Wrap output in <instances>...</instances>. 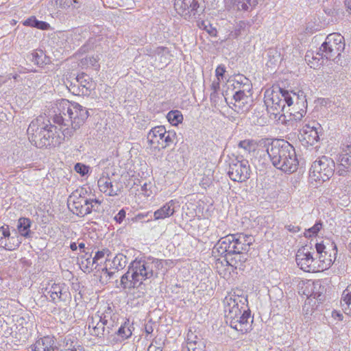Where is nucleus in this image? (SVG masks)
Listing matches in <instances>:
<instances>
[{
  "mask_svg": "<svg viewBox=\"0 0 351 351\" xmlns=\"http://www.w3.org/2000/svg\"><path fill=\"white\" fill-rule=\"evenodd\" d=\"M58 125L52 124L46 116H38L34 119L27 128L30 142L38 148L60 145L65 136H69Z\"/></svg>",
  "mask_w": 351,
  "mask_h": 351,
  "instance_id": "obj_1",
  "label": "nucleus"
},
{
  "mask_svg": "<svg viewBox=\"0 0 351 351\" xmlns=\"http://www.w3.org/2000/svg\"><path fill=\"white\" fill-rule=\"evenodd\" d=\"M52 110L53 123L69 136L72 130L78 129L88 118V109L65 99L56 101Z\"/></svg>",
  "mask_w": 351,
  "mask_h": 351,
  "instance_id": "obj_2",
  "label": "nucleus"
},
{
  "mask_svg": "<svg viewBox=\"0 0 351 351\" xmlns=\"http://www.w3.org/2000/svg\"><path fill=\"white\" fill-rule=\"evenodd\" d=\"M224 307L226 323L230 327L243 334L252 330L253 317L247 304V297L233 295L226 298Z\"/></svg>",
  "mask_w": 351,
  "mask_h": 351,
  "instance_id": "obj_3",
  "label": "nucleus"
},
{
  "mask_svg": "<svg viewBox=\"0 0 351 351\" xmlns=\"http://www.w3.org/2000/svg\"><path fill=\"white\" fill-rule=\"evenodd\" d=\"M266 152L276 169L289 174L298 169V160L295 149L288 141L275 139L268 144Z\"/></svg>",
  "mask_w": 351,
  "mask_h": 351,
  "instance_id": "obj_4",
  "label": "nucleus"
},
{
  "mask_svg": "<svg viewBox=\"0 0 351 351\" xmlns=\"http://www.w3.org/2000/svg\"><path fill=\"white\" fill-rule=\"evenodd\" d=\"M345 49L344 37L339 33H332L328 35L325 41L317 53V56L311 57L309 54L305 56V60L311 68H315L323 64L324 58L334 60L341 56Z\"/></svg>",
  "mask_w": 351,
  "mask_h": 351,
  "instance_id": "obj_5",
  "label": "nucleus"
},
{
  "mask_svg": "<svg viewBox=\"0 0 351 351\" xmlns=\"http://www.w3.org/2000/svg\"><path fill=\"white\" fill-rule=\"evenodd\" d=\"M165 261L151 256L136 258L129 265V270L133 272V277L141 286L144 281H152L158 278L164 267Z\"/></svg>",
  "mask_w": 351,
  "mask_h": 351,
  "instance_id": "obj_6",
  "label": "nucleus"
},
{
  "mask_svg": "<svg viewBox=\"0 0 351 351\" xmlns=\"http://www.w3.org/2000/svg\"><path fill=\"white\" fill-rule=\"evenodd\" d=\"M254 238L251 234L244 233L230 234L221 238L215 245L219 254L223 255L225 252H245L247 253L250 246L254 243Z\"/></svg>",
  "mask_w": 351,
  "mask_h": 351,
  "instance_id": "obj_7",
  "label": "nucleus"
},
{
  "mask_svg": "<svg viewBox=\"0 0 351 351\" xmlns=\"http://www.w3.org/2000/svg\"><path fill=\"white\" fill-rule=\"evenodd\" d=\"M174 8L186 21L199 19L204 12V0H175Z\"/></svg>",
  "mask_w": 351,
  "mask_h": 351,
  "instance_id": "obj_8",
  "label": "nucleus"
},
{
  "mask_svg": "<svg viewBox=\"0 0 351 351\" xmlns=\"http://www.w3.org/2000/svg\"><path fill=\"white\" fill-rule=\"evenodd\" d=\"M335 164L332 158L322 156L314 161L310 169V176L315 181L326 182L333 175Z\"/></svg>",
  "mask_w": 351,
  "mask_h": 351,
  "instance_id": "obj_9",
  "label": "nucleus"
},
{
  "mask_svg": "<svg viewBox=\"0 0 351 351\" xmlns=\"http://www.w3.org/2000/svg\"><path fill=\"white\" fill-rule=\"evenodd\" d=\"M176 134L173 131H166L165 126L153 128L147 134V142L151 146L165 148L173 143Z\"/></svg>",
  "mask_w": 351,
  "mask_h": 351,
  "instance_id": "obj_10",
  "label": "nucleus"
},
{
  "mask_svg": "<svg viewBox=\"0 0 351 351\" xmlns=\"http://www.w3.org/2000/svg\"><path fill=\"white\" fill-rule=\"evenodd\" d=\"M250 173L249 162L247 160L236 159L230 163L228 174L232 181L245 182L250 178Z\"/></svg>",
  "mask_w": 351,
  "mask_h": 351,
  "instance_id": "obj_11",
  "label": "nucleus"
},
{
  "mask_svg": "<svg viewBox=\"0 0 351 351\" xmlns=\"http://www.w3.org/2000/svg\"><path fill=\"white\" fill-rule=\"evenodd\" d=\"M285 93H287V90L281 88H278V90L271 91V97L267 98L265 101L269 113L276 117L284 110L285 105L287 104Z\"/></svg>",
  "mask_w": 351,
  "mask_h": 351,
  "instance_id": "obj_12",
  "label": "nucleus"
},
{
  "mask_svg": "<svg viewBox=\"0 0 351 351\" xmlns=\"http://www.w3.org/2000/svg\"><path fill=\"white\" fill-rule=\"evenodd\" d=\"M297 265L301 269L306 272H313L316 270L315 258L313 257L311 252L305 247L300 248L295 256Z\"/></svg>",
  "mask_w": 351,
  "mask_h": 351,
  "instance_id": "obj_13",
  "label": "nucleus"
},
{
  "mask_svg": "<svg viewBox=\"0 0 351 351\" xmlns=\"http://www.w3.org/2000/svg\"><path fill=\"white\" fill-rule=\"evenodd\" d=\"M304 139L307 143L313 145L319 141V133L322 128L319 123L316 121H312L305 124L303 127Z\"/></svg>",
  "mask_w": 351,
  "mask_h": 351,
  "instance_id": "obj_14",
  "label": "nucleus"
},
{
  "mask_svg": "<svg viewBox=\"0 0 351 351\" xmlns=\"http://www.w3.org/2000/svg\"><path fill=\"white\" fill-rule=\"evenodd\" d=\"M226 261L228 265L234 267L235 269L243 271L245 268V262L247 260V253L245 252H225Z\"/></svg>",
  "mask_w": 351,
  "mask_h": 351,
  "instance_id": "obj_15",
  "label": "nucleus"
},
{
  "mask_svg": "<svg viewBox=\"0 0 351 351\" xmlns=\"http://www.w3.org/2000/svg\"><path fill=\"white\" fill-rule=\"evenodd\" d=\"M97 184L99 190L110 196L117 195V192L119 190L117 179L112 180V178L101 176L99 179Z\"/></svg>",
  "mask_w": 351,
  "mask_h": 351,
  "instance_id": "obj_16",
  "label": "nucleus"
},
{
  "mask_svg": "<svg viewBox=\"0 0 351 351\" xmlns=\"http://www.w3.org/2000/svg\"><path fill=\"white\" fill-rule=\"evenodd\" d=\"M32 351H58L56 339L53 336H45L38 339L32 346Z\"/></svg>",
  "mask_w": 351,
  "mask_h": 351,
  "instance_id": "obj_17",
  "label": "nucleus"
},
{
  "mask_svg": "<svg viewBox=\"0 0 351 351\" xmlns=\"http://www.w3.org/2000/svg\"><path fill=\"white\" fill-rule=\"evenodd\" d=\"M285 94L286 95L285 98H287L289 107L294 105L298 106V108H307L306 95L302 90L294 92L287 90V93H285Z\"/></svg>",
  "mask_w": 351,
  "mask_h": 351,
  "instance_id": "obj_18",
  "label": "nucleus"
},
{
  "mask_svg": "<svg viewBox=\"0 0 351 351\" xmlns=\"http://www.w3.org/2000/svg\"><path fill=\"white\" fill-rule=\"evenodd\" d=\"M91 272H93V275H91V282L92 285H96L99 282L101 284L107 282V277H112L114 274V271H108V265L105 267H97V269L91 268Z\"/></svg>",
  "mask_w": 351,
  "mask_h": 351,
  "instance_id": "obj_19",
  "label": "nucleus"
},
{
  "mask_svg": "<svg viewBox=\"0 0 351 351\" xmlns=\"http://www.w3.org/2000/svg\"><path fill=\"white\" fill-rule=\"evenodd\" d=\"M186 348L188 351H204L205 343L202 339L194 335L193 332L188 333Z\"/></svg>",
  "mask_w": 351,
  "mask_h": 351,
  "instance_id": "obj_20",
  "label": "nucleus"
},
{
  "mask_svg": "<svg viewBox=\"0 0 351 351\" xmlns=\"http://www.w3.org/2000/svg\"><path fill=\"white\" fill-rule=\"evenodd\" d=\"M174 202L173 200L166 203L160 208L156 210L154 213V217L156 220L163 219L169 217L173 215L175 213L174 210Z\"/></svg>",
  "mask_w": 351,
  "mask_h": 351,
  "instance_id": "obj_21",
  "label": "nucleus"
},
{
  "mask_svg": "<svg viewBox=\"0 0 351 351\" xmlns=\"http://www.w3.org/2000/svg\"><path fill=\"white\" fill-rule=\"evenodd\" d=\"M331 246L334 252L333 256H332L331 254L327 255L322 254L318 256L319 261L322 264L321 265H319V267H321L322 270L329 268L335 261L337 253V247L335 242L331 243Z\"/></svg>",
  "mask_w": 351,
  "mask_h": 351,
  "instance_id": "obj_22",
  "label": "nucleus"
},
{
  "mask_svg": "<svg viewBox=\"0 0 351 351\" xmlns=\"http://www.w3.org/2000/svg\"><path fill=\"white\" fill-rule=\"evenodd\" d=\"M21 243V239L16 232L14 235L8 238L0 239V246L3 247L5 250L12 251L18 248Z\"/></svg>",
  "mask_w": 351,
  "mask_h": 351,
  "instance_id": "obj_23",
  "label": "nucleus"
},
{
  "mask_svg": "<svg viewBox=\"0 0 351 351\" xmlns=\"http://www.w3.org/2000/svg\"><path fill=\"white\" fill-rule=\"evenodd\" d=\"M258 4V0H233L234 10L242 12H250Z\"/></svg>",
  "mask_w": 351,
  "mask_h": 351,
  "instance_id": "obj_24",
  "label": "nucleus"
},
{
  "mask_svg": "<svg viewBox=\"0 0 351 351\" xmlns=\"http://www.w3.org/2000/svg\"><path fill=\"white\" fill-rule=\"evenodd\" d=\"M32 221L29 218L21 217L18 220L17 230L20 236L25 238L31 237L32 232L30 230Z\"/></svg>",
  "mask_w": 351,
  "mask_h": 351,
  "instance_id": "obj_25",
  "label": "nucleus"
},
{
  "mask_svg": "<svg viewBox=\"0 0 351 351\" xmlns=\"http://www.w3.org/2000/svg\"><path fill=\"white\" fill-rule=\"evenodd\" d=\"M128 263V258L126 256L123 254H117L112 261H108L106 263L108 265V270L114 269L115 271H119L125 268Z\"/></svg>",
  "mask_w": 351,
  "mask_h": 351,
  "instance_id": "obj_26",
  "label": "nucleus"
},
{
  "mask_svg": "<svg viewBox=\"0 0 351 351\" xmlns=\"http://www.w3.org/2000/svg\"><path fill=\"white\" fill-rule=\"evenodd\" d=\"M121 286L124 289H132L140 287L138 281L133 277V272L128 269V271L121 278Z\"/></svg>",
  "mask_w": 351,
  "mask_h": 351,
  "instance_id": "obj_27",
  "label": "nucleus"
},
{
  "mask_svg": "<svg viewBox=\"0 0 351 351\" xmlns=\"http://www.w3.org/2000/svg\"><path fill=\"white\" fill-rule=\"evenodd\" d=\"M133 329L134 327L132 325L130 324L129 321L128 320V322H125L119 327L116 332L118 336L117 341H122L130 337L132 334Z\"/></svg>",
  "mask_w": 351,
  "mask_h": 351,
  "instance_id": "obj_28",
  "label": "nucleus"
},
{
  "mask_svg": "<svg viewBox=\"0 0 351 351\" xmlns=\"http://www.w3.org/2000/svg\"><path fill=\"white\" fill-rule=\"evenodd\" d=\"M89 204H90V208L89 207V215H93V217H89V221L99 217L101 216V213L103 212L101 202L97 199L93 200L89 199ZM90 223H96L93 221H89V225Z\"/></svg>",
  "mask_w": 351,
  "mask_h": 351,
  "instance_id": "obj_29",
  "label": "nucleus"
},
{
  "mask_svg": "<svg viewBox=\"0 0 351 351\" xmlns=\"http://www.w3.org/2000/svg\"><path fill=\"white\" fill-rule=\"evenodd\" d=\"M109 254L110 251L108 249H104L101 251H97L93 258L92 267H95V269H97V267H102L101 264L104 262L106 264L108 261L105 258V255L107 254L108 256Z\"/></svg>",
  "mask_w": 351,
  "mask_h": 351,
  "instance_id": "obj_30",
  "label": "nucleus"
},
{
  "mask_svg": "<svg viewBox=\"0 0 351 351\" xmlns=\"http://www.w3.org/2000/svg\"><path fill=\"white\" fill-rule=\"evenodd\" d=\"M341 303L346 310H349L348 314L351 315V285L343 291Z\"/></svg>",
  "mask_w": 351,
  "mask_h": 351,
  "instance_id": "obj_31",
  "label": "nucleus"
},
{
  "mask_svg": "<svg viewBox=\"0 0 351 351\" xmlns=\"http://www.w3.org/2000/svg\"><path fill=\"white\" fill-rule=\"evenodd\" d=\"M48 293L49 294L52 301L56 302L57 300H64L62 296L66 293V292L62 293V289L60 285L53 284L50 287Z\"/></svg>",
  "mask_w": 351,
  "mask_h": 351,
  "instance_id": "obj_32",
  "label": "nucleus"
},
{
  "mask_svg": "<svg viewBox=\"0 0 351 351\" xmlns=\"http://www.w3.org/2000/svg\"><path fill=\"white\" fill-rule=\"evenodd\" d=\"M103 177L112 178V180L117 179V182L120 179L119 169L117 167L113 165H108L102 173Z\"/></svg>",
  "mask_w": 351,
  "mask_h": 351,
  "instance_id": "obj_33",
  "label": "nucleus"
},
{
  "mask_svg": "<svg viewBox=\"0 0 351 351\" xmlns=\"http://www.w3.org/2000/svg\"><path fill=\"white\" fill-rule=\"evenodd\" d=\"M56 3L63 9H77L82 4L80 0H56Z\"/></svg>",
  "mask_w": 351,
  "mask_h": 351,
  "instance_id": "obj_34",
  "label": "nucleus"
},
{
  "mask_svg": "<svg viewBox=\"0 0 351 351\" xmlns=\"http://www.w3.org/2000/svg\"><path fill=\"white\" fill-rule=\"evenodd\" d=\"M167 118L171 125H177L182 123L183 115L179 110H171L168 112Z\"/></svg>",
  "mask_w": 351,
  "mask_h": 351,
  "instance_id": "obj_35",
  "label": "nucleus"
},
{
  "mask_svg": "<svg viewBox=\"0 0 351 351\" xmlns=\"http://www.w3.org/2000/svg\"><path fill=\"white\" fill-rule=\"evenodd\" d=\"M238 147L244 150L245 153H251L254 152L256 147V143L254 140L246 139L243 141H241Z\"/></svg>",
  "mask_w": 351,
  "mask_h": 351,
  "instance_id": "obj_36",
  "label": "nucleus"
},
{
  "mask_svg": "<svg viewBox=\"0 0 351 351\" xmlns=\"http://www.w3.org/2000/svg\"><path fill=\"white\" fill-rule=\"evenodd\" d=\"M250 105L248 100H241L234 101L232 108L237 113H243L249 110Z\"/></svg>",
  "mask_w": 351,
  "mask_h": 351,
  "instance_id": "obj_37",
  "label": "nucleus"
},
{
  "mask_svg": "<svg viewBox=\"0 0 351 351\" xmlns=\"http://www.w3.org/2000/svg\"><path fill=\"white\" fill-rule=\"evenodd\" d=\"M250 27V25L243 21H240L236 25L235 29L233 32H232V35L234 38H237L238 36L242 35L243 33H245Z\"/></svg>",
  "mask_w": 351,
  "mask_h": 351,
  "instance_id": "obj_38",
  "label": "nucleus"
},
{
  "mask_svg": "<svg viewBox=\"0 0 351 351\" xmlns=\"http://www.w3.org/2000/svg\"><path fill=\"white\" fill-rule=\"evenodd\" d=\"M234 84H237L234 85V88H248V90H250L251 84L250 81L243 75H239L237 76Z\"/></svg>",
  "mask_w": 351,
  "mask_h": 351,
  "instance_id": "obj_39",
  "label": "nucleus"
},
{
  "mask_svg": "<svg viewBox=\"0 0 351 351\" xmlns=\"http://www.w3.org/2000/svg\"><path fill=\"white\" fill-rule=\"evenodd\" d=\"M322 228V223L321 221H317L313 226L305 230L304 235L306 238L316 236Z\"/></svg>",
  "mask_w": 351,
  "mask_h": 351,
  "instance_id": "obj_40",
  "label": "nucleus"
},
{
  "mask_svg": "<svg viewBox=\"0 0 351 351\" xmlns=\"http://www.w3.org/2000/svg\"><path fill=\"white\" fill-rule=\"evenodd\" d=\"M63 343L64 349L60 350L58 351H82V348L80 346L75 347V345H73V342L71 341V338H65Z\"/></svg>",
  "mask_w": 351,
  "mask_h": 351,
  "instance_id": "obj_41",
  "label": "nucleus"
},
{
  "mask_svg": "<svg viewBox=\"0 0 351 351\" xmlns=\"http://www.w3.org/2000/svg\"><path fill=\"white\" fill-rule=\"evenodd\" d=\"M104 324L105 323L101 322V317H99V322H98L97 325L93 328L92 330L90 332V334L92 336L101 337V335H103L104 332Z\"/></svg>",
  "mask_w": 351,
  "mask_h": 351,
  "instance_id": "obj_42",
  "label": "nucleus"
},
{
  "mask_svg": "<svg viewBox=\"0 0 351 351\" xmlns=\"http://www.w3.org/2000/svg\"><path fill=\"white\" fill-rule=\"evenodd\" d=\"M250 90L248 88H239L233 95L234 101L241 100H249V97L245 94V92H249Z\"/></svg>",
  "mask_w": 351,
  "mask_h": 351,
  "instance_id": "obj_43",
  "label": "nucleus"
},
{
  "mask_svg": "<svg viewBox=\"0 0 351 351\" xmlns=\"http://www.w3.org/2000/svg\"><path fill=\"white\" fill-rule=\"evenodd\" d=\"M336 171L337 174H338L339 176L346 177L351 173V167L342 164H338L336 168Z\"/></svg>",
  "mask_w": 351,
  "mask_h": 351,
  "instance_id": "obj_44",
  "label": "nucleus"
},
{
  "mask_svg": "<svg viewBox=\"0 0 351 351\" xmlns=\"http://www.w3.org/2000/svg\"><path fill=\"white\" fill-rule=\"evenodd\" d=\"M299 108V110L297 112H290V115L296 121H301L306 112V108Z\"/></svg>",
  "mask_w": 351,
  "mask_h": 351,
  "instance_id": "obj_45",
  "label": "nucleus"
},
{
  "mask_svg": "<svg viewBox=\"0 0 351 351\" xmlns=\"http://www.w3.org/2000/svg\"><path fill=\"white\" fill-rule=\"evenodd\" d=\"M77 264L84 272L88 270V258H86L84 256L77 258Z\"/></svg>",
  "mask_w": 351,
  "mask_h": 351,
  "instance_id": "obj_46",
  "label": "nucleus"
},
{
  "mask_svg": "<svg viewBox=\"0 0 351 351\" xmlns=\"http://www.w3.org/2000/svg\"><path fill=\"white\" fill-rule=\"evenodd\" d=\"M75 171L82 176H84L88 173V167L81 163L75 164L74 167Z\"/></svg>",
  "mask_w": 351,
  "mask_h": 351,
  "instance_id": "obj_47",
  "label": "nucleus"
},
{
  "mask_svg": "<svg viewBox=\"0 0 351 351\" xmlns=\"http://www.w3.org/2000/svg\"><path fill=\"white\" fill-rule=\"evenodd\" d=\"M38 23V20H37L36 17L31 16L30 18L27 19L24 21L23 25L37 28Z\"/></svg>",
  "mask_w": 351,
  "mask_h": 351,
  "instance_id": "obj_48",
  "label": "nucleus"
},
{
  "mask_svg": "<svg viewBox=\"0 0 351 351\" xmlns=\"http://www.w3.org/2000/svg\"><path fill=\"white\" fill-rule=\"evenodd\" d=\"M315 247L318 256L322 254H325V255L328 254V252L326 250V245L324 243H317Z\"/></svg>",
  "mask_w": 351,
  "mask_h": 351,
  "instance_id": "obj_49",
  "label": "nucleus"
},
{
  "mask_svg": "<svg viewBox=\"0 0 351 351\" xmlns=\"http://www.w3.org/2000/svg\"><path fill=\"white\" fill-rule=\"evenodd\" d=\"M226 72V68L223 65H219L215 70V75L217 79L223 78V75Z\"/></svg>",
  "mask_w": 351,
  "mask_h": 351,
  "instance_id": "obj_50",
  "label": "nucleus"
},
{
  "mask_svg": "<svg viewBox=\"0 0 351 351\" xmlns=\"http://www.w3.org/2000/svg\"><path fill=\"white\" fill-rule=\"evenodd\" d=\"M154 55L160 56L162 57L165 54L169 53V50L167 47H158L154 50Z\"/></svg>",
  "mask_w": 351,
  "mask_h": 351,
  "instance_id": "obj_51",
  "label": "nucleus"
},
{
  "mask_svg": "<svg viewBox=\"0 0 351 351\" xmlns=\"http://www.w3.org/2000/svg\"><path fill=\"white\" fill-rule=\"evenodd\" d=\"M0 234L1 235L0 239L8 238L11 236L10 229L8 226H2L0 228Z\"/></svg>",
  "mask_w": 351,
  "mask_h": 351,
  "instance_id": "obj_52",
  "label": "nucleus"
},
{
  "mask_svg": "<svg viewBox=\"0 0 351 351\" xmlns=\"http://www.w3.org/2000/svg\"><path fill=\"white\" fill-rule=\"evenodd\" d=\"M125 217V211L124 209H121L119 212L114 216V219L119 223H121L124 218Z\"/></svg>",
  "mask_w": 351,
  "mask_h": 351,
  "instance_id": "obj_53",
  "label": "nucleus"
},
{
  "mask_svg": "<svg viewBox=\"0 0 351 351\" xmlns=\"http://www.w3.org/2000/svg\"><path fill=\"white\" fill-rule=\"evenodd\" d=\"M40 55L39 54V53L38 51H34L32 53V61H34L35 63H36L37 64H42V62H40V56L43 55V51H40Z\"/></svg>",
  "mask_w": 351,
  "mask_h": 351,
  "instance_id": "obj_54",
  "label": "nucleus"
},
{
  "mask_svg": "<svg viewBox=\"0 0 351 351\" xmlns=\"http://www.w3.org/2000/svg\"><path fill=\"white\" fill-rule=\"evenodd\" d=\"M220 80H214L211 84L212 92H219L220 88Z\"/></svg>",
  "mask_w": 351,
  "mask_h": 351,
  "instance_id": "obj_55",
  "label": "nucleus"
},
{
  "mask_svg": "<svg viewBox=\"0 0 351 351\" xmlns=\"http://www.w3.org/2000/svg\"><path fill=\"white\" fill-rule=\"evenodd\" d=\"M84 76L78 75L77 77V81L80 84V86H82V93L84 94L88 90V88L86 87V84L83 83V79Z\"/></svg>",
  "mask_w": 351,
  "mask_h": 351,
  "instance_id": "obj_56",
  "label": "nucleus"
},
{
  "mask_svg": "<svg viewBox=\"0 0 351 351\" xmlns=\"http://www.w3.org/2000/svg\"><path fill=\"white\" fill-rule=\"evenodd\" d=\"M285 228L290 232L296 233L300 230V228L298 226H295L292 224L285 226Z\"/></svg>",
  "mask_w": 351,
  "mask_h": 351,
  "instance_id": "obj_57",
  "label": "nucleus"
},
{
  "mask_svg": "<svg viewBox=\"0 0 351 351\" xmlns=\"http://www.w3.org/2000/svg\"><path fill=\"white\" fill-rule=\"evenodd\" d=\"M50 28V25L45 21H38L37 29L47 30Z\"/></svg>",
  "mask_w": 351,
  "mask_h": 351,
  "instance_id": "obj_58",
  "label": "nucleus"
},
{
  "mask_svg": "<svg viewBox=\"0 0 351 351\" xmlns=\"http://www.w3.org/2000/svg\"><path fill=\"white\" fill-rule=\"evenodd\" d=\"M210 98L211 102L216 105L218 102V99L220 98V96L218 92H212L210 93Z\"/></svg>",
  "mask_w": 351,
  "mask_h": 351,
  "instance_id": "obj_59",
  "label": "nucleus"
},
{
  "mask_svg": "<svg viewBox=\"0 0 351 351\" xmlns=\"http://www.w3.org/2000/svg\"><path fill=\"white\" fill-rule=\"evenodd\" d=\"M312 295H313V298H315L317 300L322 302L324 300V295H323L322 292L318 291L315 292L313 291Z\"/></svg>",
  "mask_w": 351,
  "mask_h": 351,
  "instance_id": "obj_60",
  "label": "nucleus"
},
{
  "mask_svg": "<svg viewBox=\"0 0 351 351\" xmlns=\"http://www.w3.org/2000/svg\"><path fill=\"white\" fill-rule=\"evenodd\" d=\"M342 153L347 154L348 156H351V143L344 145L343 147H342Z\"/></svg>",
  "mask_w": 351,
  "mask_h": 351,
  "instance_id": "obj_61",
  "label": "nucleus"
},
{
  "mask_svg": "<svg viewBox=\"0 0 351 351\" xmlns=\"http://www.w3.org/2000/svg\"><path fill=\"white\" fill-rule=\"evenodd\" d=\"M332 315L335 318H338L339 320H341L343 318V315L337 311H333Z\"/></svg>",
  "mask_w": 351,
  "mask_h": 351,
  "instance_id": "obj_62",
  "label": "nucleus"
},
{
  "mask_svg": "<svg viewBox=\"0 0 351 351\" xmlns=\"http://www.w3.org/2000/svg\"><path fill=\"white\" fill-rule=\"evenodd\" d=\"M345 5L347 8V10L351 14V0H345Z\"/></svg>",
  "mask_w": 351,
  "mask_h": 351,
  "instance_id": "obj_63",
  "label": "nucleus"
},
{
  "mask_svg": "<svg viewBox=\"0 0 351 351\" xmlns=\"http://www.w3.org/2000/svg\"><path fill=\"white\" fill-rule=\"evenodd\" d=\"M148 351H162V349L160 348L151 345L148 348Z\"/></svg>",
  "mask_w": 351,
  "mask_h": 351,
  "instance_id": "obj_64",
  "label": "nucleus"
}]
</instances>
